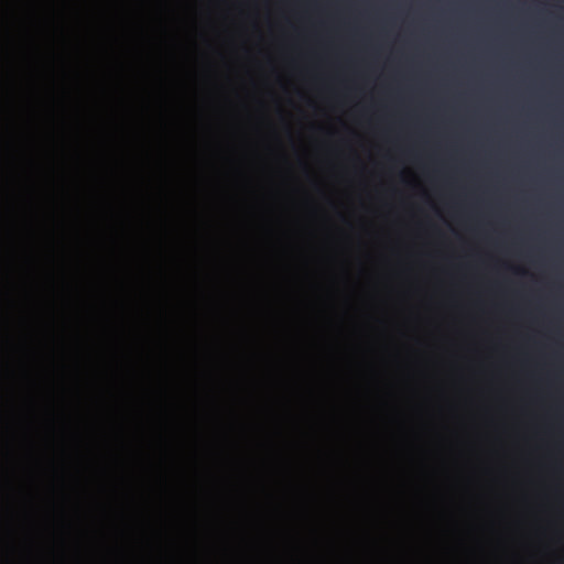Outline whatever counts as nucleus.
<instances>
[{
    "label": "nucleus",
    "mask_w": 564,
    "mask_h": 564,
    "mask_svg": "<svg viewBox=\"0 0 564 564\" xmlns=\"http://www.w3.org/2000/svg\"><path fill=\"white\" fill-rule=\"evenodd\" d=\"M393 40H399L400 37H392ZM425 39V48L429 46L430 41L434 40L435 37H424Z\"/></svg>",
    "instance_id": "obj_1"
}]
</instances>
